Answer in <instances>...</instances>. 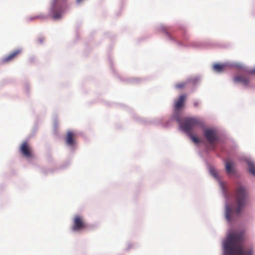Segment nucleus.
I'll use <instances>...</instances> for the list:
<instances>
[{"label":"nucleus","instance_id":"5","mask_svg":"<svg viewBox=\"0 0 255 255\" xmlns=\"http://www.w3.org/2000/svg\"><path fill=\"white\" fill-rule=\"evenodd\" d=\"M204 135L211 145H213L218 140L216 130L213 128H207L204 131Z\"/></svg>","mask_w":255,"mask_h":255},{"label":"nucleus","instance_id":"15","mask_svg":"<svg viewBox=\"0 0 255 255\" xmlns=\"http://www.w3.org/2000/svg\"><path fill=\"white\" fill-rule=\"evenodd\" d=\"M209 171H210L211 175L212 176H213L215 178H216V179L218 178L217 172L214 168L211 167L209 169Z\"/></svg>","mask_w":255,"mask_h":255},{"label":"nucleus","instance_id":"18","mask_svg":"<svg viewBox=\"0 0 255 255\" xmlns=\"http://www.w3.org/2000/svg\"><path fill=\"white\" fill-rule=\"evenodd\" d=\"M199 105V102L198 101H194V106L195 107H198Z\"/></svg>","mask_w":255,"mask_h":255},{"label":"nucleus","instance_id":"19","mask_svg":"<svg viewBox=\"0 0 255 255\" xmlns=\"http://www.w3.org/2000/svg\"><path fill=\"white\" fill-rule=\"evenodd\" d=\"M250 73L251 74H255V68L253 69L250 71Z\"/></svg>","mask_w":255,"mask_h":255},{"label":"nucleus","instance_id":"1","mask_svg":"<svg viewBox=\"0 0 255 255\" xmlns=\"http://www.w3.org/2000/svg\"><path fill=\"white\" fill-rule=\"evenodd\" d=\"M244 240L243 232L230 234L224 244V255H253V251L251 248L243 247Z\"/></svg>","mask_w":255,"mask_h":255},{"label":"nucleus","instance_id":"20","mask_svg":"<svg viewBox=\"0 0 255 255\" xmlns=\"http://www.w3.org/2000/svg\"><path fill=\"white\" fill-rule=\"evenodd\" d=\"M82 0H77V2L79 3Z\"/></svg>","mask_w":255,"mask_h":255},{"label":"nucleus","instance_id":"12","mask_svg":"<svg viewBox=\"0 0 255 255\" xmlns=\"http://www.w3.org/2000/svg\"><path fill=\"white\" fill-rule=\"evenodd\" d=\"M225 64H215L213 65V69L217 72H222L225 70Z\"/></svg>","mask_w":255,"mask_h":255},{"label":"nucleus","instance_id":"3","mask_svg":"<svg viewBox=\"0 0 255 255\" xmlns=\"http://www.w3.org/2000/svg\"><path fill=\"white\" fill-rule=\"evenodd\" d=\"M233 209L237 214H240L248 205V194L246 188L242 185L237 187Z\"/></svg>","mask_w":255,"mask_h":255},{"label":"nucleus","instance_id":"10","mask_svg":"<svg viewBox=\"0 0 255 255\" xmlns=\"http://www.w3.org/2000/svg\"><path fill=\"white\" fill-rule=\"evenodd\" d=\"M21 52V50L20 49H17L13 51L3 59V61L4 62H7L12 60L20 54Z\"/></svg>","mask_w":255,"mask_h":255},{"label":"nucleus","instance_id":"11","mask_svg":"<svg viewBox=\"0 0 255 255\" xmlns=\"http://www.w3.org/2000/svg\"><path fill=\"white\" fill-rule=\"evenodd\" d=\"M186 97L185 95H181L178 100L175 103V109L177 110L181 109L184 106V103L185 101Z\"/></svg>","mask_w":255,"mask_h":255},{"label":"nucleus","instance_id":"16","mask_svg":"<svg viewBox=\"0 0 255 255\" xmlns=\"http://www.w3.org/2000/svg\"><path fill=\"white\" fill-rule=\"evenodd\" d=\"M61 17V13L59 11H53L52 13V17L55 19H58Z\"/></svg>","mask_w":255,"mask_h":255},{"label":"nucleus","instance_id":"14","mask_svg":"<svg viewBox=\"0 0 255 255\" xmlns=\"http://www.w3.org/2000/svg\"><path fill=\"white\" fill-rule=\"evenodd\" d=\"M249 171L254 176H255V164L252 161H248Z\"/></svg>","mask_w":255,"mask_h":255},{"label":"nucleus","instance_id":"2","mask_svg":"<svg viewBox=\"0 0 255 255\" xmlns=\"http://www.w3.org/2000/svg\"><path fill=\"white\" fill-rule=\"evenodd\" d=\"M175 119L181 130L186 133L194 143L197 144L200 142V139L193 134L192 130L195 127H203L204 123L202 119L195 117H187L181 119L179 116L176 117Z\"/></svg>","mask_w":255,"mask_h":255},{"label":"nucleus","instance_id":"9","mask_svg":"<svg viewBox=\"0 0 255 255\" xmlns=\"http://www.w3.org/2000/svg\"><path fill=\"white\" fill-rule=\"evenodd\" d=\"M225 168L228 174H230L235 172L234 166L235 163L228 159L225 160Z\"/></svg>","mask_w":255,"mask_h":255},{"label":"nucleus","instance_id":"17","mask_svg":"<svg viewBox=\"0 0 255 255\" xmlns=\"http://www.w3.org/2000/svg\"><path fill=\"white\" fill-rule=\"evenodd\" d=\"M186 83H180L176 84V88L177 89H183L185 87Z\"/></svg>","mask_w":255,"mask_h":255},{"label":"nucleus","instance_id":"6","mask_svg":"<svg viewBox=\"0 0 255 255\" xmlns=\"http://www.w3.org/2000/svg\"><path fill=\"white\" fill-rule=\"evenodd\" d=\"M19 150L21 153L24 156L27 158H30L32 157V150L27 141H25L22 142L20 147Z\"/></svg>","mask_w":255,"mask_h":255},{"label":"nucleus","instance_id":"13","mask_svg":"<svg viewBox=\"0 0 255 255\" xmlns=\"http://www.w3.org/2000/svg\"><path fill=\"white\" fill-rule=\"evenodd\" d=\"M232 209L229 207V205L226 206V211H225V217L226 219L230 222L231 220V215H232Z\"/></svg>","mask_w":255,"mask_h":255},{"label":"nucleus","instance_id":"4","mask_svg":"<svg viewBox=\"0 0 255 255\" xmlns=\"http://www.w3.org/2000/svg\"><path fill=\"white\" fill-rule=\"evenodd\" d=\"M87 228V225L83 218L80 215H76L73 219L72 230L74 231H80Z\"/></svg>","mask_w":255,"mask_h":255},{"label":"nucleus","instance_id":"8","mask_svg":"<svg viewBox=\"0 0 255 255\" xmlns=\"http://www.w3.org/2000/svg\"><path fill=\"white\" fill-rule=\"evenodd\" d=\"M76 134L72 131H68L65 137V141L68 145L73 146L75 144Z\"/></svg>","mask_w":255,"mask_h":255},{"label":"nucleus","instance_id":"7","mask_svg":"<svg viewBox=\"0 0 255 255\" xmlns=\"http://www.w3.org/2000/svg\"><path fill=\"white\" fill-rule=\"evenodd\" d=\"M251 79L249 76L246 75H237L233 77V81L236 83H240L244 86H248Z\"/></svg>","mask_w":255,"mask_h":255}]
</instances>
